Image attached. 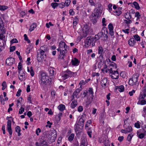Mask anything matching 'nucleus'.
I'll use <instances>...</instances> for the list:
<instances>
[{
    "label": "nucleus",
    "mask_w": 146,
    "mask_h": 146,
    "mask_svg": "<svg viewBox=\"0 0 146 146\" xmlns=\"http://www.w3.org/2000/svg\"><path fill=\"white\" fill-rule=\"evenodd\" d=\"M108 61L110 62V60L108 59L104 62L103 66V68L101 69V70L104 73H107L108 70L109 72L110 76L111 78L113 79H117L118 78L119 74L117 71L115 69L117 68L116 64L114 62H112L110 64V69L107 68L108 65L109 64Z\"/></svg>",
    "instance_id": "nucleus-1"
},
{
    "label": "nucleus",
    "mask_w": 146,
    "mask_h": 146,
    "mask_svg": "<svg viewBox=\"0 0 146 146\" xmlns=\"http://www.w3.org/2000/svg\"><path fill=\"white\" fill-rule=\"evenodd\" d=\"M38 82L41 88L44 89L47 84L51 85L52 78L48 76L47 73L43 71H40L38 75Z\"/></svg>",
    "instance_id": "nucleus-2"
},
{
    "label": "nucleus",
    "mask_w": 146,
    "mask_h": 146,
    "mask_svg": "<svg viewBox=\"0 0 146 146\" xmlns=\"http://www.w3.org/2000/svg\"><path fill=\"white\" fill-rule=\"evenodd\" d=\"M100 37V36L99 33L96 35L94 37L92 36L88 37L85 40V44L84 46L86 48H88L90 46H94L96 42L99 40Z\"/></svg>",
    "instance_id": "nucleus-3"
},
{
    "label": "nucleus",
    "mask_w": 146,
    "mask_h": 146,
    "mask_svg": "<svg viewBox=\"0 0 146 146\" xmlns=\"http://www.w3.org/2000/svg\"><path fill=\"white\" fill-rule=\"evenodd\" d=\"M100 5H98L94 9V13H93L92 15V22L93 24H96L99 16H100Z\"/></svg>",
    "instance_id": "nucleus-4"
},
{
    "label": "nucleus",
    "mask_w": 146,
    "mask_h": 146,
    "mask_svg": "<svg viewBox=\"0 0 146 146\" xmlns=\"http://www.w3.org/2000/svg\"><path fill=\"white\" fill-rule=\"evenodd\" d=\"M138 77L139 76L137 74L133 75L132 78L129 80V85L131 86L136 85H138L139 83L138 82Z\"/></svg>",
    "instance_id": "nucleus-5"
},
{
    "label": "nucleus",
    "mask_w": 146,
    "mask_h": 146,
    "mask_svg": "<svg viewBox=\"0 0 146 146\" xmlns=\"http://www.w3.org/2000/svg\"><path fill=\"white\" fill-rule=\"evenodd\" d=\"M73 73L72 72L68 70L64 71L62 76V80H64L70 77H72Z\"/></svg>",
    "instance_id": "nucleus-6"
},
{
    "label": "nucleus",
    "mask_w": 146,
    "mask_h": 146,
    "mask_svg": "<svg viewBox=\"0 0 146 146\" xmlns=\"http://www.w3.org/2000/svg\"><path fill=\"white\" fill-rule=\"evenodd\" d=\"M83 128V127H82L80 124L76 123L74 126V129L76 133L80 134L82 132Z\"/></svg>",
    "instance_id": "nucleus-7"
},
{
    "label": "nucleus",
    "mask_w": 146,
    "mask_h": 146,
    "mask_svg": "<svg viewBox=\"0 0 146 146\" xmlns=\"http://www.w3.org/2000/svg\"><path fill=\"white\" fill-rule=\"evenodd\" d=\"M44 55L46 56L44 53H42L40 52H37L36 58L38 62H40L42 61L44 59Z\"/></svg>",
    "instance_id": "nucleus-8"
},
{
    "label": "nucleus",
    "mask_w": 146,
    "mask_h": 146,
    "mask_svg": "<svg viewBox=\"0 0 146 146\" xmlns=\"http://www.w3.org/2000/svg\"><path fill=\"white\" fill-rule=\"evenodd\" d=\"M48 71L49 73L50 77L53 76L56 74V69L52 67H50L48 68Z\"/></svg>",
    "instance_id": "nucleus-9"
},
{
    "label": "nucleus",
    "mask_w": 146,
    "mask_h": 146,
    "mask_svg": "<svg viewBox=\"0 0 146 146\" xmlns=\"http://www.w3.org/2000/svg\"><path fill=\"white\" fill-rule=\"evenodd\" d=\"M11 120H8L7 122V130L10 135L12 134V130L11 128Z\"/></svg>",
    "instance_id": "nucleus-10"
},
{
    "label": "nucleus",
    "mask_w": 146,
    "mask_h": 146,
    "mask_svg": "<svg viewBox=\"0 0 146 146\" xmlns=\"http://www.w3.org/2000/svg\"><path fill=\"white\" fill-rule=\"evenodd\" d=\"M19 73L18 77L21 81H22L25 79V74L23 71H18Z\"/></svg>",
    "instance_id": "nucleus-11"
},
{
    "label": "nucleus",
    "mask_w": 146,
    "mask_h": 146,
    "mask_svg": "<svg viewBox=\"0 0 146 146\" xmlns=\"http://www.w3.org/2000/svg\"><path fill=\"white\" fill-rule=\"evenodd\" d=\"M58 46L60 49H64L65 50H67V49L69 48L68 46H67L63 41H61L59 42Z\"/></svg>",
    "instance_id": "nucleus-12"
},
{
    "label": "nucleus",
    "mask_w": 146,
    "mask_h": 146,
    "mask_svg": "<svg viewBox=\"0 0 146 146\" xmlns=\"http://www.w3.org/2000/svg\"><path fill=\"white\" fill-rule=\"evenodd\" d=\"M146 131L144 129L140 130L137 132V135H138V137L140 139H142L144 137Z\"/></svg>",
    "instance_id": "nucleus-13"
},
{
    "label": "nucleus",
    "mask_w": 146,
    "mask_h": 146,
    "mask_svg": "<svg viewBox=\"0 0 146 146\" xmlns=\"http://www.w3.org/2000/svg\"><path fill=\"white\" fill-rule=\"evenodd\" d=\"M100 55L96 59L95 64L94 65L93 69L96 70L97 69L96 65L98 66V68L99 69L100 68Z\"/></svg>",
    "instance_id": "nucleus-14"
},
{
    "label": "nucleus",
    "mask_w": 146,
    "mask_h": 146,
    "mask_svg": "<svg viewBox=\"0 0 146 146\" xmlns=\"http://www.w3.org/2000/svg\"><path fill=\"white\" fill-rule=\"evenodd\" d=\"M71 63L72 66H77L80 63V61L76 58H73L71 60Z\"/></svg>",
    "instance_id": "nucleus-15"
},
{
    "label": "nucleus",
    "mask_w": 146,
    "mask_h": 146,
    "mask_svg": "<svg viewBox=\"0 0 146 146\" xmlns=\"http://www.w3.org/2000/svg\"><path fill=\"white\" fill-rule=\"evenodd\" d=\"M15 59L12 57L7 58L6 60V64L8 66H11L13 63Z\"/></svg>",
    "instance_id": "nucleus-16"
},
{
    "label": "nucleus",
    "mask_w": 146,
    "mask_h": 146,
    "mask_svg": "<svg viewBox=\"0 0 146 146\" xmlns=\"http://www.w3.org/2000/svg\"><path fill=\"white\" fill-rule=\"evenodd\" d=\"M136 43V41L133 38H130L128 41V43L130 46H133Z\"/></svg>",
    "instance_id": "nucleus-17"
},
{
    "label": "nucleus",
    "mask_w": 146,
    "mask_h": 146,
    "mask_svg": "<svg viewBox=\"0 0 146 146\" xmlns=\"http://www.w3.org/2000/svg\"><path fill=\"white\" fill-rule=\"evenodd\" d=\"M88 95H89L90 97L92 98V99L93 100V98L94 97V93L93 92V89L92 88H90L88 89Z\"/></svg>",
    "instance_id": "nucleus-18"
},
{
    "label": "nucleus",
    "mask_w": 146,
    "mask_h": 146,
    "mask_svg": "<svg viewBox=\"0 0 146 146\" xmlns=\"http://www.w3.org/2000/svg\"><path fill=\"white\" fill-rule=\"evenodd\" d=\"M3 22L1 18L0 17V30L3 33H5V28L3 25Z\"/></svg>",
    "instance_id": "nucleus-19"
},
{
    "label": "nucleus",
    "mask_w": 146,
    "mask_h": 146,
    "mask_svg": "<svg viewBox=\"0 0 146 146\" xmlns=\"http://www.w3.org/2000/svg\"><path fill=\"white\" fill-rule=\"evenodd\" d=\"M77 100H74L72 101L70 104V108L72 109H74L77 106Z\"/></svg>",
    "instance_id": "nucleus-20"
},
{
    "label": "nucleus",
    "mask_w": 146,
    "mask_h": 146,
    "mask_svg": "<svg viewBox=\"0 0 146 146\" xmlns=\"http://www.w3.org/2000/svg\"><path fill=\"white\" fill-rule=\"evenodd\" d=\"M123 126L125 129V133H127L131 132L132 131V128L131 126H129V125L127 126H125V125H123Z\"/></svg>",
    "instance_id": "nucleus-21"
},
{
    "label": "nucleus",
    "mask_w": 146,
    "mask_h": 146,
    "mask_svg": "<svg viewBox=\"0 0 146 146\" xmlns=\"http://www.w3.org/2000/svg\"><path fill=\"white\" fill-rule=\"evenodd\" d=\"M79 21L78 16H75L73 20V27L74 28V26H76L78 24Z\"/></svg>",
    "instance_id": "nucleus-22"
},
{
    "label": "nucleus",
    "mask_w": 146,
    "mask_h": 146,
    "mask_svg": "<svg viewBox=\"0 0 146 146\" xmlns=\"http://www.w3.org/2000/svg\"><path fill=\"white\" fill-rule=\"evenodd\" d=\"M146 86L144 90L143 93H141L139 97V99H144L146 97Z\"/></svg>",
    "instance_id": "nucleus-23"
},
{
    "label": "nucleus",
    "mask_w": 146,
    "mask_h": 146,
    "mask_svg": "<svg viewBox=\"0 0 146 146\" xmlns=\"http://www.w3.org/2000/svg\"><path fill=\"white\" fill-rule=\"evenodd\" d=\"M67 50H65L64 49H62L61 50H60V57L63 59L64 58V56H65V51H67Z\"/></svg>",
    "instance_id": "nucleus-24"
},
{
    "label": "nucleus",
    "mask_w": 146,
    "mask_h": 146,
    "mask_svg": "<svg viewBox=\"0 0 146 146\" xmlns=\"http://www.w3.org/2000/svg\"><path fill=\"white\" fill-rule=\"evenodd\" d=\"M125 18L127 19H130L132 17L130 11L127 12L125 14Z\"/></svg>",
    "instance_id": "nucleus-25"
},
{
    "label": "nucleus",
    "mask_w": 146,
    "mask_h": 146,
    "mask_svg": "<svg viewBox=\"0 0 146 146\" xmlns=\"http://www.w3.org/2000/svg\"><path fill=\"white\" fill-rule=\"evenodd\" d=\"M62 116V113H59L56 117L55 120L57 123H58L61 119V117Z\"/></svg>",
    "instance_id": "nucleus-26"
},
{
    "label": "nucleus",
    "mask_w": 146,
    "mask_h": 146,
    "mask_svg": "<svg viewBox=\"0 0 146 146\" xmlns=\"http://www.w3.org/2000/svg\"><path fill=\"white\" fill-rule=\"evenodd\" d=\"M37 27V25L35 23H33L30 26L29 30L30 32L33 31Z\"/></svg>",
    "instance_id": "nucleus-27"
},
{
    "label": "nucleus",
    "mask_w": 146,
    "mask_h": 146,
    "mask_svg": "<svg viewBox=\"0 0 146 146\" xmlns=\"http://www.w3.org/2000/svg\"><path fill=\"white\" fill-rule=\"evenodd\" d=\"M15 131L18 133V135L19 136H20L21 135V129L19 126H16L15 128Z\"/></svg>",
    "instance_id": "nucleus-28"
},
{
    "label": "nucleus",
    "mask_w": 146,
    "mask_h": 146,
    "mask_svg": "<svg viewBox=\"0 0 146 146\" xmlns=\"http://www.w3.org/2000/svg\"><path fill=\"white\" fill-rule=\"evenodd\" d=\"M9 8V7L8 6L0 5V11H5Z\"/></svg>",
    "instance_id": "nucleus-29"
},
{
    "label": "nucleus",
    "mask_w": 146,
    "mask_h": 146,
    "mask_svg": "<svg viewBox=\"0 0 146 146\" xmlns=\"http://www.w3.org/2000/svg\"><path fill=\"white\" fill-rule=\"evenodd\" d=\"M5 36L3 34L1 33L0 34V40H1L2 43L4 44L5 43L6 44V41L5 40Z\"/></svg>",
    "instance_id": "nucleus-30"
},
{
    "label": "nucleus",
    "mask_w": 146,
    "mask_h": 146,
    "mask_svg": "<svg viewBox=\"0 0 146 146\" xmlns=\"http://www.w3.org/2000/svg\"><path fill=\"white\" fill-rule=\"evenodd\" d=\"M58 108L61 111H63L65 109V107L64 105L60 104L58 106Z\"/></svg>",
    "instance_id": "nucleus-31"
},
{
    "label": "nucleus",
    "mask_w": 146,
    "mask_h": 146,
    "mask_svg": "<svg viewBox=\"0 0 146 146\" xmlns=\"http://www.w3.org/2000/svg\"><path fill=\"white\" fill-rule=\"evenodd\" d=\"M107 81V80L106 78H104L102 80H101V85H102V86L103 87L106 86Z\"/></svg>",
    "instance_id": "nucleus-32"
},
{
    "label": "nucleus",
    "mask_w": 146,
    "mask_h": 146,
    "mask_svg": "<svg viewBox=\"0 0 146 146\" xmlns=\"http://www.w3.org/2000/svg\"><path fill=\"white\" fill-rule=\"evenodd\" d=\"M46 48L44 46H41L39 49V52L45 54V52L46 51Z\"/></svg>",
    "instance_id": "nucleus-33"
},
{
    "label": "nucleus",
    "mask_w": 146,
    "mask_h": 146,
    "mask_svg": "<svg viewBox=\"0 0 146 146\" xmlns=\"http://www.w3.org/2000/svg\"><path fill=\"white\" fill-rule=\"evenodd\" d=\"M121 9V8L119 7L117 10L114 11L113 12L114 13V14L118 16H119L121 13V12L120 10V9Z\"/></svg>",
    "instance_id": "nucleus-34"
},
{
    "label": "nucleus",
    "mask_w": 146,
    "mask_h": 146,
    "mask_svg": "<svg viewBox=\"0 0 146 146\" xmlns=\"http://www.w3.org/2000/svg\"><path fill=\"white\" fill-rule=\"evenodd\" d=\"M137 104H140L141 105H144L146 104V101L144 99H140L137 102Z\"/></svg>",
    "instance_id": "nucleus-35"
},
{
    "label": "nucleus",
    "mask_w": 146,
    "mask_h": 146,
    "mask_svg": "<svg viewBox=\"0 0 146 146\" xmlns=\"http://www.w3.org/2000/svg\"><path fill=\"white\" fill-rule=\"evenodd\" d=\"M74 134L73 133L71 134L68 138V140L70 142H71L73 140L74 138Z\"/></svg>",
    "instance_id": "nucleus-36"
},
{
    "label": "nucleus",
    "mask_w": 146,
    "mask_h": 146,
    "mask_svg": "<svg viewBox=\"0 0 146 146\" xmlns=\"http://www.w3.org/2000/svg\"><path fill=\"white\" fill-rule=\"evenodd\" d=\"M116 88L117 89H118V90L121 92H123L124 90V88L123 85H121L119 86H116Z\"/></svg>",
    "instance_id": "nucleus-37"
},
{
    "label": "nucleus",
    "mask_w": 146,
    "mask_h": 146,
    "mask_svg": "<svg viewBox=\"0 0 146 146\" xmlns=\"http://www.w3.org/2000/svg\"><path fill=\"white\" fill-rule=\"evenodd\" d=\"M85 121L84 120L82 119V118H80L78 121V123L80 124L82 126V127H84Z\"/></svg>",
    "instance_id": "nucleus-38"
},
{
    "label": "nucleus",
    "mask_w": 146,
    "mask_h": 146,
    "mask_svg": "<svg viewBox=\"0 0 146 146\" xmlns=\"http://www.w3.org/2000/svg\"><path fill=\"white\" fill-rule=\"evenodd\" d=\"M58 5V3L56 2H53L51 4V6L54 9H55Z\"/></svg>",
    "instance_id": "nucleus-39"
},
{
    "label": "nucleus",
    "mask_w": 146,
    "mask_h": 146,
    "mask_svg": "<svg viewBox=\"0 0 146 146\" xmlns=\"http://www.w3.org/2000/svg\"><path fill=\"white\" fill-rule=\"evenodd\" d=\"M102 34H108V31L107 28L106 27H104L102 28Z\"/></svg>",
    "instance_id": "nucleus-40"
},
{
    "label": "nucleus",
    "mask_w": 146,
    "mask_h": 146,
    "mask_svg": "<svg viewBox=\"0 0 146 146\" xmlns=\"http://www.w3.org/2000/svg\"><path fill=\"white\" fill-rule=\"evenodd\" d=\"M133 4L136 9H139L140 7L139 6V4L137 2L134 1L133 3Z\"/></svg>",
    "instance_id": "nucleus-41"
},
{
    "label": "nucleus",
    "mask_w": 146,
    "mask_h": 146,
    "mask_svg": "<svg viewBox=\"0 0 146 146\" xmlns=\"http://www.w3.org/2000/svg\"><path fill=\"white\" fill-rule=\"evenodd\" d=\"M71 0H66L65 1L64 4H65V6L66 7H68L69 6L71 3Z\"/></svg>",
    "instance_id": "nucleus-42"
},
{
    "label": "nucleus",
    "mask_w": 146,
    "mask_h": 146,
    "mask_svg": "<svg viewBox=\"0 0 146 146\" xmlns=\"http://www.w3.org/2000/svg\"><path fill=\"white\" fill-rule=\"evenodd\" d=\"M86 139H82L81 141L80 145H87V144H86Z\"/></svg>",
    "instance_id": "nucleus-43"
},
{
    "label": "nucleus",
    "mask_w": 146,
    "mask_h": 146,
    "mask_svg": "<svg viewBox=\"0 0 146 146\" xmlns=\"http://www.w3.org/2000/svg\"><path fill=\"white\" fill-rule=\"evenodd\" d=\"M92 121L91 120L88 121L85 125V128L88 127L91 124Z\"/></svg>",
    "instance_id": "nucleus-44"
},
{
    "label": "nucleus",
    "mask_w": 146,
    "mask_h": 146,
    "mask_svg": "<svg viewBox=\"0 0 146 146\" xmlns=\"http://www.w3.org/2000/svg\"><path fill=\"white\" fill-rule=\"evenodd\" d=\"M87 133L89 136V137L90 138H91L92 137V131L90 128L88 129L87 131Z\"/></svg>",
    "instance_id": "nucleus-45"
},
{
    "label": "nucleus",
    "mask_w": 146,
    "mask_h": 146,
    "mask_svg": "<svg viewBox=\"0 0 146 146\" xmlns=\"http://www.w3.org/2000/svg\"><path fill=\"white\" fill-rule=\"evenodd\" d=\"M133 36L134 37L133 38L135 39L136 41H140V37L137 35H134Z\"/></svg>",
    "instance_id": "nucleus-46"
},
{
    "label": "nucleus",
    "mask_w": 146,
    "mask_h": 146,
    "mask_svg": "<svg viewBox=\"0 0 146 146\" xmlns=\"http://www.w3.org/2000/svg\"><path fill=\"white\" fill-rule=\"evenodd\" d=\"M2 86H3L2 90H4L7 87L6 82L5 81H4L3 82L2 84Z\"/></svg>",
    "instance_id": "nucleus-47"
},
{
    "label": "nucleus",
    "mask_w": 146,
    "mask_h": 146,
    "mask_svg": "<svg viewBox=\"0 0 146 146\" xmlns=\"http://www.w3.org/2000/svg\"><path fill=\"white\" fill-rule=\"evenodd\" d=\"M59 7L61 9H63L65 7V4H64V2H61V3H58Z\"/></svg>",
    "instance_id": "nucleus-48"
},
{
    "label": "nucleus",
    "mask_w": 146,
    "mask_h": 146,
    "mask_svg": "<svg viewBox=\"0 0 146 146\" xmlns=\"http://www.w3.org/2000/svg\"><path fill=\"white\" fill-rule=\"evenodd\" d=\"M103 35L104 38H103L102 36H101V37H102V39L103 40H106L108 38V36L107 35V34H102Z\"/></svg>",
    "instance_id": "nucleus-49"
},
{
    "label": "nucleus",
    "mask_w": 146,
    "mask_h": 146,
    "mask_svg": "<svg viewBox=\"0 0 146 146\" xmlns=\"http://www.w3.org/2000/svg\"><path fill=\"white\" fill-rule=\"evenodd\" d=\"M120 76L123 78H125L126 76V73L125 72H121L120 74Z\"/></svg>",
    "instance_id": "nucleus-50"
},
{
    "label": "nucleus",
    "mask_w": 146,
    "mask_h": 146,
    "mask_svg": "<svg viewBox=\"0 0 146 146\" xmlns=\"http://www.w3.org/2000/svg\"><path fill=\"white\" fill-rule=\"evenodd\" d=\"M30 74L32 77H33L34 75V72L33 69L32 67H31L30 68Z\"/></svg>",
    "instance_id": "nucleus-51"
},
{
    "label": "nucleus",
    "mask_w": 146,
    "mask_h": 146,
    "mask_svg": "<svg viewBox=\"0 0 146 146\" xmlns=\"http://www.w3.org/2000/svg\"><path fill=\"white\" fill-rule=\"evenodd\" d=\"M112 5L111 3L109 4L108 6V9L110 12H111L112 11Z\"/></svg>",
    "instance_id": "nucleus-52"
},
{
    "label": "nucleus",
    "mask_w": 146,
    "mask_h": 146,
    "mask_svg": "<svg viewBox=\"0 0 146 146\" xmlns=\"http://www.w3.org/2000/svg\"><path fill=\"white\" fill-rule=\"evenodd\" d=\"M86 83L85 81L84 80H82L80 81L79 84L80 85V87L82 88V86L84 85Z\"/></svg>",
    "instance_id": "nucleus-53"
},
{
    "label": "nucleus",
    "mask_w": 146,
    "mask_h": 146,
    "mask_svg": "<svg viewBox=\"0 0 146 146\" xmlns=\"http://www.w3.org/2000/svg\"><path fill=\"white\" fill-rule=\"evenodd\" d=\"M31 99H32V96L31 95H29L27 97V102L29 104H32L31 102Z\"/></svg>",
    "instance_id": "nucleus-54"
},
{
    "label": "nucleus",
    "mask_w": 146,
    "mask_h": 146,
    "mask_svg": "<svg viewBox=\"0 0 146 146\" xmlns=\"http://www.w3.org/2000/svg\"><path fill=\"white\" fill-rule=\"evenodd\" d=\"M83 95L84 96L83 97V98H84L86 97H88V92L87 90H85L83 92Z\"/></svg>",
    "instance_id": "nucleus-55"
},
{
    "label": "nucleus",
    "mask_w": 146,
    "mask_h": 146,
    "mask_svg": "<svg viewBox=\"0 0 146 146\" xmlns=\"http://www.w3.org/2000/svg\"><path fill=\"white\" fill-rule=\"evenodd\" d=\"M108 28L110 30H113V27L112 24L111 23H110L108 25Z\"/></svg>",
    "instance_id": "nucleus-56"
},
{
    "label": "nucleus",
    "mask_w": 146,
    "mask_h": 146,
    "mask_svg": "<svg viewBox=\"0 0 146 146\" xmlns=\"http://www.w3.org/2000/svg\"><path fill=\"white\" fill-rule=\"evenodd\" d=\"M22 64L20 62L19 63L18 66V71H21L22 70Z\"/></svg>",
    "instance_id": "nucleus-57"
},
{
    "label": "nucleus",
    "mask_w": 146,
    "mask_h": 146,
    "mask_svg": "<svg viewBox=\"0 0 146 146\" xmlns=\"http://www.w3.org/2000/svg\"><path fill=\"white\" fill-rule=\"evenodd\" d=\"M18 42V41L16 38H13L10 41L11 44L17 43Z\"/></svg>",
    "instance_id": "nucleus-58"
},
{
    "label": "nucleus",
    "mask_w": 146,
    "mask_h": 146,
    "mask_svg": "<svg viewBox=\"0 0 146 146\" xmlns=\"http://www.w3.org/2000/svg\"><path fill=\"white\" fill-rule=\"evenodd\" d=\"M124 21L125 23L128 25L129 24H130L132 22V21L130 19H127V20L125 19L124 20Z\"/></svg>",
    "instance_id": "nucleus-59"
},
{
    "label": "nucleus",
    "mask_w": 146,
    "mask_h": 146,
    "mask_svg": "<svg viewBox=\"0 0 146 146\" xmlns=\"http://www.w3.org/2000/svg\"><path fill=\"white\" fill-rule=\"evenodd\" d=\"M24 111V108L23 107H21L20 108V109L19 110V114H21L23 113V112Z\"/></svg>",
    "instance_id": "nucleus-60"
},
{
    "label": "nucleus",
    "mask_w": 146,
    "mask_h": 146,
    "mask_svg": "<svg viewBox=\"0 0 146 146\" xmlns=\"http://www.w3.org/2000/svg\"><path fill=\"white\" fill-rule=\"evenodd\" d=\"M41 131V130L40 128H38L36 131V133L37 135L38 136L39 135V133H40Z\"/></svg>",
    "instance_id": "nucleus-61"
},
{
    "label": "nucleus",
    "mask_w": 146,
    "mask_h": 146,
    "mask_svg": "<svg viewBox=\"0 0 146 146\" xmlns=\"http://www.w3.org/2000/svg\"><path fill=\"white\" fill-rule=\"evenodd\" d=\"M133 135H131V134H129L127 136V140L129 141H131V138L132 137Z\"/></svg>",
    "instance_id": "nucleus-62"
},
{
    "label": "nucleus",
    "mask_w": 146,
    "mask_h": 146,
    "mask_svg": "<svg viewBox=\"0 0 146 146\" xmlns=\"http://www.w3.org/2000/svg\"><path fill=\"white\" fill-rule=\"evenodd\" d=\"M69 14L71 16H73L74 15L75 12L73 9H70V10Z\"/></svg>",
    "instance_id": "nucleus-63"
},
{
    "label": "nucleus",
    "mask_w": 146,
    "mask_h": 146,
    "mask_svg": "<svg viewBox=\"0 0 146 146\" xmlns=\"http://www.w3.org/2000/svg\"><path fill=\"white\" fill-rule=\"evenodd\" d=\"M83 110V107L82 106H79L78 108V111L79 112H81Z\"/></svg>",
    "instance_id": "nucleus-64"
}]
</instances>
